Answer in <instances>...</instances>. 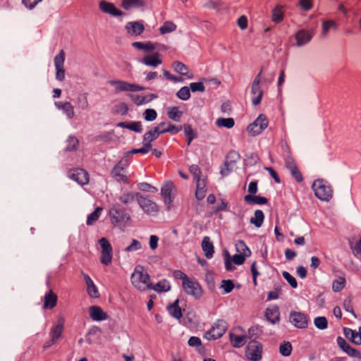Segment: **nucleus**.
<instances>
[{
    "instance_id": "nucleus-1",
    "label": "nucleus",
    "mask_w": 361,
    "mask_h": 361,
    "mask_svg": "<svg viewBox=\"0 0 361 361\" xmlns=\"http://www.w3.org/2000/svg\"><path fill=\"white\" fill-rule=\"evenodd\" d=\"M109 216L111 224L123 231H125L128 221L130 220V214L125 208L118 204H114L109 209Z\"/></svg>"
},
{
    "instance_id": "nucleus-2",
    "label": "nucleus",
    "mask_w": 361,
    "mask_h": 361,
    "mask_svg": "<svg viewBox=\"0 0 361 361\" xmlns=\"http://www.w3.org/2000/svg\"><path fill=\"white\" fill-rule=\"evenodd\" d=\"M130 279L133 286L140 291H145L152 288L150 286V276L145 271L142 266L139 265L135 267L131 274Z\"/></svg>"
},
{
    "instance_id": "nucleus-3",
    "label": "nucleus",
    "mask_w": 361,
    "mask_h": 361,
    "mask_svg": "<svg viewBox=\"0 0 361 361\" xmlns=\"http://www.w3.org/2000/svg\"><path fill=\"white\" fill-rule=\"evenodd\" d=\"M315 196L322 201H329L333 196V190L330 184L322 179L314 181L312 185Z\"/></svg>"
},
{
    "instance_id": "nucleus-4",
    "label": "nucleus",
    "mask_w": 361,
    "mask_h": 361,
    "mask_svg": "<svg viewBox=\"0 0 361 361\" xmlns=\"http://www.w3.org/2000/svg\"><path fill=\"white\" fill-rule=\"evenodd\" d=\"M109 84L114 87L116 93L121 92H137L145 90L142 86L135 83H130L124 80H112L109 81Z\"/></svg>"
},
{
    "instance_id": "nucleus-5",
    "label": "nucleus",
    "mask_w": 361,
    "mask_h": 361,
    "mask_svg": "<svg viewBox=\"0 0 361 361\" xmlns=\"http://www.w3.org/2000/svg\"><path fill=\"white\" fill-rule=\"evenodd\" d=\"M227 329V323L224 319H219L212 326L210 330L204 334V338L209 341L221 338Z\"/></svg>"
},
{
    "instance_id": "nucleus-6",
    "label": "nucleus",
    "mask_w": 361,
    "mask_h": 361,
    "mask_svg": "<svg viewBox=\"0 0 361 361\" xmlns=\"http://www.w3.org/2000/svg\"><path fill=\"white\" fill-rule=\"evenodd\" d=\"M135 195L139 206L146 214L152 216L157 214L159 207L154 202L139 192L135 193Z\"/></svg>"
},
{
    "instance_id": "nucleus-7",
    "label": "nucleus",
    "mask_w": 361,
    "mask_h": 361,
    "mask_svg": "<svg viewBox=\"0 0 361 361\" xmlns=\"http://www.w3.org/2000/svg\"><path fill=\"white\" fill-rule=\"evenodd\" d=\"M128 165V160L123 157L118 164H116L111 171V176L118 182L128 183L129 180L126 174L125 169Z\"/></svg>"
},
{
    "instance_id": "nucleus-8",
    "label": "nucleus",
    "mask_w": 361,
    "mask_h": 361,
    "mask_svg": "<svg viewBox=\"0 0 361 361\" xmlns=\"http://www.w3.org/2000/svg\"><path fill=\"white\" fill-rule=\"evenodd\" d=\"M268 123L267 116L264 114H260L253 123L247 126V130L250 135L256 136L267 128Z\"/></svg>"
},
{
    "instance_id": "nucleus-9",
    "label": "nucleus",
    "mask_w": 361,
    "mask_h": 361,
    "mask_svg": "<svg viewBox=\"0 0 361 361\" xmlns=\"http://www.w3.org/2000/svg\"><path fill=\"white\" fill-rule=\"evenodd\" d=\"M262 345L255 340L248 343L245 349L246 357L252 361H259L262 359Z\"/></svg>"
},
{
    "instance_id": "nucleus-10",
    "label": "nucleus",
    "mask_w": 361,
    "mask_h": 361,
    "mask_svg": "<svg viewBox=\"0 0 361 361\" xmlns=\"http://www.w3.org/2000/svg\"><path fill=\"white\" fill-rule=\"evenodd\" d=\"M182 286L186 294L196 299L201 298L202 290L197 281L189 278L185 282L182 283Z\"/></svg>"
},
{
    "instance_id": "nucleus-11",
    "label": "nucleus",
    "mask_w": 361,
    "mask_h": 361,
    "mask_svg": "<svg viewBox=\"0 0 361 361\" xmlns=\"http://www.w3.org/2000/svg\"><path fill=\"white\" fill-rule=\"evenodd\" d=\"M101 246V262L105 265H109L112 261V247L109 240L105 238L99 240Z\"/></svg>"
},
{
    "instance_id": "nucleus-12",
    "label": "nucleus",
    "mask_w": 361,
    "mask_h": 361,
    "mask_svg": "<svg viewBox=\"0 0 361 361\" xmlns=\"http://www.w3.org/2000/svg\"><path fill=\"white\" fill-rule=\"evenodd\" d=\"M262 73V68L260 69L259 73L255 78L251 85V94L253 96L257 94V96L253 97L252 99V103L254 106H257L261 102L263 96V91L261 90L259 86Z\"/></svg>"
},
{
    "instance_id": "nucleus-13",
    "label": "nucleus",
    "mask_w": 361,
    "mask_h": 361,
    "mask_svg": "<svg viewBox=\"0 0 361 361\" xmlns=\"http://www.w3.org/2000/svg\"><path fill=\"white\" fill-rule=\"evenodd\" d=\"M290 322L298 329H305L308 326V317L300 312L292 311L289 317Z\"/></svg>"
},
{
    "instance_id": "nucleus-14",
    "label": "nucleus",
    "mask_w": 361,
    "mask_h": 361,
    "mask_svg": "<svg viewBox=\"0 0 361 361\" xmlns=\"http://www.w3.org/2000/svg\"><path fill=\"white\" fill-rule=\"evenodd\" d=\"M65 61V52L61 50L54 57V62L56 68V79L59 81H63L65 79V69L63 64Z\"/></svg>"
},
{
    "instance_id": "nucleus-15",
    "label": "nucleus",
    "mask_w": 361,
    "mask_h": 361,
    "mask_svg": "<svg viewBox=\"0 0 361 361\" xmlns=\"http://www.w3.org/2000/svg\"><path fill=\"white\" fill-rule=\"evenodd\" d=\"M68 177L80 185H85L89 181L88 173L82 169H73L68 171Z\"/></svg>"
},
{
    "instance_id": "nucleus-16",
    "label": "nucleus",
    "mask_w": 361,
    "mask_h": 361,
    "mask_svg": "<svg viewBox=\"0 0 361 361\" xmlns=\"http://www.w3.org/2000/svg\"><path fill=\"white\" fill-rule=\"evenodd\" d=\"M314 35V30H300L296 32L295 37L298 47H302L309 43Z\"/></svg>"
},
{
    "instance_id": "nucleus-17",
    "label": "nucleus",
    "mask_w": 361,
    "mask_h": 361,
    "mask_svg": "<svg viewBox=\"0 0 361 361\" xmlns=\"http://www.w3.org/2000/svg\"><path fill=\"white\" fill-rule=\"evenodd\" d=\"M99 9L104 13L109 14L114 17L121 16L123 12L118 9L112 3L102 0L99 3Z\"/></svg>"
},
{
    "instance_id": "nucleus-18",
    "label": "nucleus",
    "mask_w": 361,
    "mask_h": 361,
    "mask_svg": "<svg viewBox=\"0 0 361 361\" xmlns=\"http://www.w3.org/2000/svg\"><path fill=\"white\" fill-rule=\"evenodd\" d=\"M265 317L272 324L279 322L280 312L279 307L276 305L268 307L265 312Z\"/></svg>"
},
{
    "instance_id": "nucleus-19",
    "label": "nucleus",
    "mask_w": 361,
    "mask_h": 361,
    "mask_svg": "<svg viewBox=\"0 0 361 361\" xmlns=\"http://www.w3.org/2000/svg\"><path fill=\"white\" fill-rule=\"evenodd\" d=\"M160 135L157 126L151 128L143 135L142 145H147V147L152 149V142L157 139Z\"/></svg>"
},
{
    "instance_id": "nucleus-20",
    "label": "nucleus",
    "mask_w": 361,
    "mask_h": 361,
    "mask_svg": "<svg viewBox=\"0 0 361 361\" xmlns=\"http://www.w3.org/2000/svg\"><path fill=\"white\" fill-rule=\"evenodd\" d=\"M125 27L129 35L135 36L140 35L145 30L141 21L129 22Z\"/></svg>"
},
{
    "instance_id": "nucleus-21",
    "label": "nucleus",
    "mask_w": 361,
    "mask_h": 361,
    "mask_svg": "<svg viewBox=\"0 0 361 361\" xmlns=\"http://www.w3.org/2000/svg\"><path fill=\"white\" fill-rule=\"evenodd\" d=\"M158 130L160 134L169 133L171 134H176L182 130V126H176L170 122H161L157 126Z\"/></svg>"
},
{
    "instance_id": "nucleus-22",
    "label": "nucleus",
    "mask_w": 361,
    "mask_h": 361,
    "mask_svg": "<svg viewBox=\"0 0 361 361\" xmlns=\"http://www.w3.org/2000/svg\"><path fill=\"white\" fill-rule=\"evenodd\" d=\"M54 104L58 109L63 111L68 119L74 117V107L69 102H56Z\"/></svg>"
},
{
    "instance_id": "nucleus-23",
    "label": "nucleus",
    "mask_w": 361,
    "mask_h": 361,
    "mask_svg": "<svg viewBox=\"0 0 361 361\" xmlns=\"http://www.w3.org/2000/svg\"><path fill=\"white\" fill-rule=\"evenodd\" d=\"M90 317L94 321H102L108 318V314L97 305H93L89 310Z\"/></svg>"
},
{
    "instance_id": "nucleus-24",
    "label": "nucleus",
    "mask_w": 361,
    "mask_h": 361,
    "mask_svg": "<svg viewBox=\"0 0 361 361\" xmlns=\"http://www.w3.org/2000/svg\"><path fill=\"white\" fill-rule=\"evenodd\" d=\"M82 274L83 276V278L85 281L86 285H87V291L88 295L93 298H97L99 297V293L98 291V289L95 284L94 283L92 279L90 277L89 275L82 272Z\"/></svg>"
},
{
    "instance_id": "nucleus-25",
    "label": "nucleus",
    "mask_w": 361,
    "mask_h": 361,
    "mask_svg": "<svg viewBox=\"0 0 361 361\" xmlns=\"http://www.w3.org/2000/svg\"><path fill=\"white\" fill-rule=\"evenodd\" d=\"M159 56L160 54L156 52L144 56L141 62L147 66L156 68L162 63V61L159 59Z\"/></svg>"
},
{
    "instance_id": "nucleus-26",
    "label": "nucleus",
    "mask_w": 361,
    "mask_h": 361,
    "mask_svg": "<svg viewBox=\"0 0 361 361\" xmlns=\"http://www.w3.org/2000/svg\"><path fill=\"white\" fill-rule=\"evenodd\" d=\"M172 189L173 183L171 182L165 183L161 189V195L164 199V203L169 205V209H170V204L173 202V197H171Z\"/></svg>"
},
{
    "instance_id": "nucleus-27",
    "label": "nucleus",
    "mask_w": 361,
    "mask_h": 361,
    "mask_svg": "<svg viewBox=\"0 0 361 361\" xmlns=\"http://www.w3.org/2000/svg\"><path fill=\"white\" fill-rule=\"evenodd\" d=\"M57 298V295L52 290H49L44 297L43 307L44 309H53L56 305Z\"/></svg>"
},
{
    "instance_id": "nucleus-28",
    "label": "nucleus",
    "mask_w": 361,
    "mask_h": 361,
    "mask_svg": "<svg viewBox=\"0 0 361 361\" xmlns=\"http://www.w3.org/2000/svg\"><path fill=\"white\" fill-rule=\"evenodd\" d=\"M202 247L204 252V256L207 259H210L213 257V254L214 252V247L213 243L210 241L209 237H204L202 242Z\"/></svg>"
},
{
    "instance_id": "nucleus-29",
    "label": "nucleus",
    "mask_w": 361,
    "mask_h": 361,
    "mask_svg": "<svg viewBox=\"0 0 361 361\" xmlns=\"http://www.w3.org/2000/svg\"><path fill=\"white\" fill-rule=\"evenodd\" d=\"M179 300L176 299L173 303L167 306L169 313L174 318L179 319L182 317L183 314L181 308L179 307Z\"/></svg>"
},
{
    "instance_id": "nucleus-30",
    "label": "nucleus",
    "mask_w": 361,
    "mask_h": 361,
    "mask_svg": "<svg viewBox=\"0 0 361 361\" xmlns=\"http://www.w3.org/2000/svg\"><path fill=\"white\" fill-rule=\"evenodd\" d=\"M172 67L175 72L182 75H185L190 79L193 78L192 74L188 75V68L182 62L176 61L172 63Z\"/></svg>"
},
{
    "instance_id": "nucleus-31",
    "label": "nucleus",
    "mask_w": 361,
    "mask_h": 361,
    "mask_svg": "<svg viewBox=\"0 0 361 361\" xmlns=\"http://www.w3.org/2000/svg\"><path fill=\"white\" fill-rule=\"evenodd\" d=\"M196 182V192H195V197L197 200H201L205 197L206 194V183L204 179H197L195 180Z\"/></svg>"
},
{
    "instance_id": "nucleus-32",
    "label": "nucleus",
    "mask_w": 361,
    "mask_h": 361,
    "mask_svg": "<svg viewBox=\"0 0 361 361\" xmlns=\"http://www.w3.org/2000/svg\"><path fill=\"white\" fill-rule=\"evenodd\" d=\"M150 286L152 288H149V289L154 290L156 292H166L171 289L170 283L166 279H162L159 281L158 283H157L155 285H153L151 283Z\"/></svg>"
},
{
    "instance_id": "nucleus-33",
    "label": "nucleus",
    "mask_w": 361,
    "mask_h": 361,
    "mask_svg": "<svg viewBox=\"0 0 361 361\" xmlns=\"http://www.w3.org/2000/svg\"><path fill=\"white\" fill-rule=\"evenodd\" d=\"M88 93H80L77 97V105L78 108L85 111L88 110L90 108V104L87 99Z\"/></svg>"
},
{
    "instance_id": "nucleus-34",
    "label": "nucleus",
    "mask_w": 361,
    "mask_h": 361,
    "mask_svg": "<svg viewBox=\"0 0 361 361\" xmlns=\"http://www.w3.org/2000/svg\"><path fill=\"white\" fill-rule=\"evenodd\" d=\"M63 329V323L62 321H59L56 325L52 326L50 331V336L52 338V342H56L61 336Z\"/></svg>"
},
{
    "instance_id": "nucleus-35",
    "label": "nucleus",
    "mask_w": 361,
    "mask_h": 361,
    "mask_svg": "<svg viewBox=\"0 0 361 361\" xmlns=\"http://www.w3.org/2000/svg\"><path fill=\"white\" fill-rule=\"evenodd\" d=\"M244 200L249 204H264L268 202L266 197L252 195H245Z\"/></svg>"
},
{
    "instance_id": "nucleus-36",
    "label": "nucleus",
    "mask_w": 361,
    "mask_h": 361,
    "mask_svg": "<svg viewBox=\"0 0 361 361\" xmlns=\"http://www.w3.org/2000/svg\"><path fill=\"white\" fill-rule=\"evenodd\" d=\"M166 114L169 118L174 121H180L183 112L178 109V106H171L167 108Z\"/></svg>"
},
{
    "instance_id": "nucleus-37",
    "label": "nucleus",
    "mask_w": 361,
    "mask_h": 361,
    "mask_svg": "<svg viewBox=\"0 0 361 361\" xmlns=\"http://www.w3.org/2000/svg\"><path fill=\"white\" fill-rule=\"evenodd\" d=\"M145 5L142 0H123L122 6L126 10H130L133 8H140Z\"/></svg>"
},
{
    "instance_id": "nucleus-38",
    "label": "nucleus",
    "mask_w": 361,
    "mask_h": 361,
    "mask_svg": "<svg viewBox=\"0 0 361 361\" xmlns=\"http://www.w3.org/2000/svg\"><path fill=\"white\" fill-rule=\"evenodd\" d=\"M264 219V215L262 210L257 209L255 212V216L250 219V222L255 225L257 228L262 226Z\"/></svg>"
},
{
    "instance_id": "nucleus-39",
    "label": "nucleus",
    "mask_w": 361,
    "mask_h": 361,
    "mask_svg": "<svg viewBox=\"0 0 361 361\" xmlns=\"http://www.w3.org/2000/svg\"><path fill=\"white\" fill-rule=\"evenodd\" d=\"M216 125L219 128H226L230 129L235 125L233 118H219L216 121Z\"/></svg>"
},
{
    "instance_id": "nucleus-40",
    "label": "nucleus",
    "mask_w": 361,
    "mask_h": 361,
    "mask_svg": "<svg viewBox=\"0 0 361 361\" xmlns=\"http://www.w3.org/2000/svg\"><path fill=\"white\" fill-rule=\"evenodd\" d=\"M103 208L101 207H97L93 212L89 214L87 217V225L91 226L96 222L100 217Z\"/></svg>"
},
{
    "instance_id": "nucleus-41",
    "label": "nucleus",
    "mask_w": 361,
    "mask_h": 361,
    "mask_svg": "<svg viewBox=\"0 0 361 361\" xmlns=\"http://www.w3.org/2000/svg\"><path fill=\"white\" fill-rule=\"evenodd\" d=\"M132 46L134 48H136L140 50H144L146 51H153L156 48L154 44L150 42H135L132 44Z\"/></svg>"
},
{
    "instance_id": "nucleus-42",
    "label": "nucleus",
    "mask_w": 361,
    "mask_h": 361,
    "mask_svg": "<svg viewBox=\"0 0 361 361\" xmlns=\"http://www.w3.org/2000/svg\"><path fill=\"white\" fill-rule=\"evenodd\" d=\"M230 338H231V341L233 343V347L240 348L245 344L247 337L245 336H237V335L231 334Z\"/></svg>"
},
{
    "instance_id": "nucleus-43",
    "label": "nucleus",
    "mask_w": 361,
    "mask_h": 361,
    "mask_svg": "<svg viewBox=\"0 0 361 361\" xmlns=\"http://www.w3.org/2000/svg\"><path fill=\"white\" fill-rule=\"evenodd\" d=\"M236 251L245 257H249L251 255V251L249 247L246 245L243 240H238L235 244Z\"/></svg>"
},
{
    "instance_id": "nucleus-44",
    "label": "nucleus",
    "mask_w": 361,
    "mask_h": 361,
    "mask_svg": "<svg viewBox=\"0 0 361 361\" xmlns=\"http://www.w3.org/2000/svg\"><path fill=\"white\" fill-rule=\"evenodd\" d=\"M331 28L336 29V24L334 21L331 20L323 21L322 25V36L326 37Z\"/></svg>"
},
{
    "instance_id": "nucleus-45",
    "label": "nucleus",
    "mask_w": 361,
    "mask_h": 361,
    "mask_svg": "<svg viewBox=\"0 0 361 361\" xmlns=\"http://www.w3.org/2000/svg\"><path fill=\"white\" fill-rule=\"evenodd\" d=\"M283 7L277 5L272 11V20L275 23L281 22L283 18Z\"/></svg>"
},
{
    "instance_id": "nucleus-46",
    "label": "nucleus",
    "mask_w": 361,
    "mask_h": 361,
    "mask_svg": "<svg viewBox=\"0 0 361 361\" xmlns=\"http://www.w3.org/2000/svg\"><path fill=\"white\" fill-rule=\"evenodd\" d=\"M176 25L171 21H166L159 27V32L161 35L170 33L176 30Z\"/></svg>"
},
{
    "instance_id": "nucleus-47",
    "label": "nucleus",
    "mask_w": 361,
    "mask_h": 361,
    "mask_svg": "<svg viewBox=\"0 0 361 361\" xmlns=\"http://www.w3.org/2000/svg\"><path fill=\"white\" fill-rule=\"evenodd\" d=\"M176 96L179 99L187 101L190 97V91L187 86L182 87L176 93Z\"/></svg>"
},
{
    "instance_id": "nucleus-48",
    "label": "nucleus",
    "mask_w": 361,
    "mask_h": 361,
    "mask_svg": "<svg viewBox=\"0 0 361 361\" xmlns=\"http://www.w3.org/2000/svg\"><path fill=\"white\" fill-rule=\"evenodd\" d=\"M292 352V345L288 341H284L279 346V353L283 356H289Z\"/></svg>"
},
{
    "instance_id": "nucleus-49",
    "label": "nucleus",
    "mask_w": 361,
    "mask_h": 361,
    "mask_svg": "<svg viewBox=\"0 0 361 361\" xmlns=\"http://www.w3.org/2000/svg\"><path fill=\"white\" fill-rule=\"evenodd\" d=\"M315 326L320 329L324 330L328 327V321L325 317H317L314 319Z\"/></svg>"
},
{
    "instance_id": "nucleus-50",
    "label": "nucleus",
    "mask_w": 361,
    "mask_h": 361,
    "mask_svg": "<svg viewBox=\"0 0 361 361\" xmlns=\"http://www.w3.org/2000/svg\"><path fill=\"white\" fill-rule=\"evenodd\" d=\"M239 159H240V154L235 151H231L228 154L225 161H226L227 165H228V164H230L233 166H234L235 164H236V162L238 161H239Z\"/></svg>"
},
{
    "instance_id": "nucleus-51",
    "label": "nucleus",
    "mask_w": 361,
    "mask_h": 361,
    "mask_svg": "<svg viewBox=\"0 0 361 361\" xmlns=\"http://www.w3.org/2000/svg\"><path fill=\"white\" fill-rule=\"evenodd\" d=\"M78 140L74 136H70L66 140V151L71 152L76 149Z\"/></svg>"
},
{
    "instance_id": "nucleus-52",
    "label": "nucleus",
    "mask_w": 361,
    "mask_h": 361,
    "mask_svg": "<svg viewBox=\"0 0 361 361\" xmlns=\"http://www.w3.org/2000/svg\"><path fill=\"white\" fill-rule=\"evenodd\" d=\"M136 197L135 194L133 192L124 193L119 197V200L124 204H128L133 202Z\"/></svg>"
},
{
    "instance_id": "nucleus-53",
    "label": "nucleus",
    "mask_w": 361,
    "mask_h": 361,
    "mask_svg": "<svg viewBox=\"0 0 361 361\" xmlns=\"http://www.w3.org/2000/svg\"><path fill=\"white\" fill-rule=\"evenodd\" d=\"M147 145H143V147L142 148H140V149H133L130 151L126 152L124 154L123 157H125V159H127V157L130 154H137V153L147 154V153H148L151 150V149L149 147H147Z\"/></svg>"
},
{
    "instance_id": "nucleus-54",
    "label": "nucleus",
    "mask_w": 361,
    "mask_h": 361,
    "mask_svg": "<svg viewBox=\"0 0 361 361\" xmlns=\"http://www.w3.org/2000/svg\"><path fill=\"white\" fill-rule=\"evenodd\" d=\"M142 249V245L140 241L135 239H133L130 245L125 248V251L127 252H135Z\"/></svg>"
},
{
    "instance_id": "nucleus-55",
    "label": "nucleus",
    "mask_w": 361,
    "mask_h": 361,
    "mask_svg": "<svg viewBox=\"0 0 361 361\" xmlns=\"http://www.w3.org/2000/svg\"><path fill=\"white\" fill-rule=\"evenodd\" d=\"M183 128L184 130V134L186 136V137H191L194 139H196L197 137V133L192 129L191 125L184 124L182 128Z\"/></svg>"
},
{
    "instance_id": "nucleus-56",
    "label": "nucleus",
    "mask_w": 361,
    "mask_h": 361,
    "mask_svg": "<svg viewBox=\"0 0 361 361\" xmlns=\"http://www.w3.org/2000/svg\"><path fill=\"white\" fill-rule=\"evenodd\" d=\"M282 276L293 288H296L298 287V283L295 278L288 271H283Z\"/></svg>"
},
{
    "instance_id": "nucleus-57",
    "label": "nucleus",
    "mask_w": 361,
    "mask_h": 361,
    "mask_svg": "<svg viewBox=\"0 0 361 361\" xmlns=\"http://www.w3.org/2000/svg\"><path fill=\"white\" fill-rule=\"evenodd\" d=\"M157 117V113L153 109H147L144 112V118L146 121H153Z\"/></svg>"
},
{
    "instance_id": "nucleus-58",
    "label": "nucleus",
    "mask_w": 361,
    "mask_h": 361,
    "mask_svg": "<svg viewBox=\"0 0 361 361\" xmlns=\"http://www.w3.org/2000/svg\"><path fill=\"white\" fill-rule=\"evenodd\" d=\"M345 285V279L340 278L338 280L334 281L332 283V289L335 292L341 291Z\"/></svg>"
},
{
    "instance_id": "nucleus-59",
    "label": "nucleus",
    "mask_w": 361,
    "mask_h": 361,
    "mask_svg": "<svg viewBox=\"0 0 361 361\" xmlns=\"http://www.w3.org/2000/svg\"><path fill=\"white\" fill-rule=\"evenodd\" d=\"M189 171L192 174L194 180H197V179L201 178V170L200 167L196 164H192L189 167Z\"/></svg>"
},
{
    "instance_id": "nucleus-60",
    "label": "nucleus",
    "mask_w": 361,
    "mask_h": 361,
    "mask_svg": "<svg viewBox=\"0 0 361 361\" xmlns=\"http://www.w3.org/2000/svg\"><path fill=\"white\" fill-rule=\"evenodd\" d=\"M221 288H224L225 293H229L234 288L233 282L231 280H223Z\"/></svg>"
},
{
    "instance_id": "nucleus-61",
    "label": "nucleus",
    "mask_w": 361,
    "mask_h": 361,
    "mask_svg": "<svg viewBox=\"0 0 361 361\" xmlns=\"http://www.w3.org/2000/svg\"><path fill=\"white\" fill-rule=\"evenodd\" d=\"M192 92H203L205 90L204 84L201 82H191L189 88Z\"/></svg>"
},
{
    "instance_id": "nucleus-62",
    "label": "nucleus",
    "mask_w": 361,
    "mask_h": 361,
    "mask_svg": "<svg viewBox=\"0 0 361 361\" xmlns=\"http://www.w3.org/2000/svg\"><path fill=\"white\" fill-rule=\"evenodd\" d=\"M298 6L301 10L307 11L312 9L313 4L312 0H300Z\"/></svg>"
},
{
    "instance_id": "nucleus-63",
    "label": "nucleus",
    "mask_w": 361,
    "mask_h": 361,
    "mask_svg": "<svg viewBox=\"0 0 361 361\" xmlns=\"http://www.w3.org/2000/svg\"><path fill=\"white\" fill-rule=\"evenodd\" d=\"M128 129L136 133H141L142 131V123L140 121L130 122Z\"/></svg>"
},
{
    "instance_id": "nucleus-64",
    "label": "nucleus",
    "mask_w": 361,
    "mask_h": 361,
    "mask_svg": "<svg viewBox=\"0 0 361 361\" xmlns=\"http://www.w3.org/2000/svg\"><path fill=\"white\" fill-rule=\"evenodd\" d=\"M288 171L297 182L300 183L303 180V176L298 166L294 167L293 169H289Z\"/></svg>"
}]
</instances>
